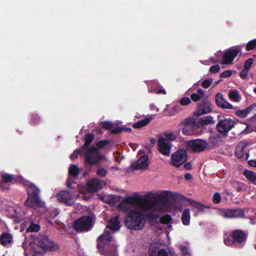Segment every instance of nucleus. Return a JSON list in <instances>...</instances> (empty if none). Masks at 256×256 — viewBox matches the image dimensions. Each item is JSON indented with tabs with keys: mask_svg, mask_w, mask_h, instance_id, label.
Instances as JSON below:
<instances>
[{
	"mask_svg": "<svg viewBox=\"0 0 256 256\" xmlns=\"http://www.w3.org/2000/svg\"><path fill=\"white\" fill-rule=\"evenodd\" d=\"M248 209L250 211L246 214V218L250 220L251 224H256V208Z\"/></svg>",
	"mask_w": 256,
	"mask_h": 256,
	"instance_id": "2f4dec72",
	"label": "nucleus"
},
{
	"mask_svg": "<svg viewBox=\"0 0 256 256\" xmlns=\"http://www.w3.org/2000/svg\"><path fill=\"white\" fill-rule=\"evenodd\" d=\"M80 152L81 149L76 150L72 154H70V158L72 160L76 159L78 157V155L80 153Z\"/></svg>",
	"mask_w": 256,
	"mask_h": 256,
	"instance_id": "603ef678",
	"label": "nucleus"
},
{
	"mask_svg": "<svg viewBox=\"0 0 256 256\" xmlns=\"http://www.w3.org/2000/svg\"><path fill=\"white\" fill-rule=\"evenodd\" d=\"M104 158L100 155L98 150L92 147L86 150L84 154L85 165L96 164Z\"/></svg>",
	"mask_w": 256,
	"mask_h": 256,
	"instance_id": "39448f33",
	"label": "nucleus"
},
{
	"mask_svg": "<svg viewBox=\"0 0 256 256\" xmlns=\"http://www.w3.org/2000/svg\"><path fill=\"white\" fill-rule=\"evenodd\" d=\"M185 178L186 180H190L192 178V176L190 174H187L185 176Z\"/></svg>",
	"mask_w": 256,
	"mask_h": 256,
	"instance_id": "774afa93",
	"label": "nucleus"
},
{
	"mask_svg": "<svg viewBox=\"0 0 256 256\" xmlns=\"http://www.w3.org/2000/svg\"><path fill=\"white\" fill-rule=\"evenodd\" d=\"M160 222L162 224H168V226L169 228L171 227L172 226L170 224V222L172 220V218L170 215H165V216H162L160 218Z\"/></svg>",
	"mask_w": 256,
	"mask_h": 256,
	"instance_id": "4c0bfd02",
	"label": "nucleus"
},
{
	"mask_svg": "<svg viewBox=\"0 0 256 256\" xmlns=\"http://www.w3.org/2000/svg\"><path fill=\"white\" fill-rule=\"evenodd\" d=\"M216 102L220 108L225 109H234V106L225 100L222 93H218L216 96Z\"/></svg>",
	"mask_w": 256,
	"mask_h": 256,
	"instance_id": "a211bd4d",
	"label": "nucleus"
},
{
	"mask_svg": "<svg viewBox=\"0 0 256 256\" xmlns=\"http://www.w3.org/2000/svg\"><path fill=\"white\" fill-rule=\"evenodd\" d=\"M152 119V116L150 118H147L144 120H138L136 122L134 123L133 126L134 128H142L148 124Z\"/></svg>",
	"mask_w": 256,
	"mask_h": 256,
	"instance_id": "f704fd0d",
	"label": "nucleus"
},
{
	"mask_svg": "<svg viewBox=\"0 0 256 256\" xmlns=\"http://www.w3.org/2000/svg\"><path fill=\"white\" fill-rule=\"evenodd\" d=\"M54 196L56 200L60 202H63L67 205H72L77 198H82L80 194L76 196L72 195L68 192L62 190L56 194Z\"/></svg>",
	"mask_w": 256,
	"mask_h": 256,
	"instance_id": "0eeeda50",
	"label": "nucleus"
},
{
	"mask_svg": "<svg viewBox=\"0 0 256 256\" xmlns=\"http://www.w3.org/2000/svg\"><path fill=\"white\" fill-rule=\"evenodd\" d=\"M186 151L184 150H180L172 155V164L176 167H178L186 161Z\"/></svg>",
	"mask_w": 256,
	"mask_h": 256,
	"instance_id": "f8f14e48",
	"label": "nucleus"
},
{
	"mask_svg": "<svg viewBox=\"0 0 256 256\" xmlns=\"http://www.w3.org/2000/svg\"><path fill=\"white\" fill-rule=\"evenodd\" d=\"M212 112L211 104L208 101H206L199 104L195 115L200 116Z\"/></svg>",
	"mask_w": 256,
	"mask_h": 256,
	"instance_id": "6ab92c4d",
	"label": "nucleus"
},
{
	"mask_svg": "<svg viewBox=\"0 0 256 256\" xmlns=\"http://www.w3.org/2000/svg\"><path fill=\"white\" fill-rule=\"evenodd\" d=\"M94 135L92 134H88L86 138L85 146H88L93 140Z\"/></svg>",
	"mask_w": 256,
	"mask_h": 256,
	"instance_id": "09e8293b",
	"label": "nucleus"
},
{
	"mask_svg": "<svg viewBox=\"0 0 256 256\" xmlns=\"http://www.w3.org/2000/svg\"><path fill=\"white\" fill-rule=\"evenodd\" d=\"M2 178L0 184V187L4 190L8 189L10 184L14 180V178L12 175L6 174L2 175Z\"/></svg>",
	"mask_w": 256,
	"mask_h": 256,
	"instance_id": "5701e85b",
	"label": "nucleus"
},
{
	"mask_svg": "<svg viewBox=\"0 0 256 256\" xmlns=\"http://www.w3.org/2000/svg\"><path fill=\"white\" fill-rule=\"evenodd\" d=\"M8 216L13 218L14 221L20 222L23 220L25 214L24 210H22L21 208L18 206H10L7 209Z\"/></svg>",
	"mask_w": 256,
	"mask_h": 256,
	"instance_id": "6e6552de",
	"label": "nucleus"
},
{
	"mask_svg": "<svg viewBox=\"0 0 256 256\" xmlns=\"http://www.w3.org/2000/svg\"><path fill=\"white\" fill-rule=\"evenodd\" d=\"M232 70H226L224 71L220 74V76L222 78H229L230 76H232Z\"/></svg>",
	"mask_w": 256,
	"mask_h": 256,
	"instance_id": "3c124183",
	"label": "nucleus"
},
{
	"mask_svg": "<svg viewBox=\"0 0 256 256\" xmlns=\"http://www.w3.org/2000/svg\"><path fill=\"white\" fill-rule=\"evenodd\" d=\"M250 210L244 209H219L218 214L224 218H246V214Z\"/></svg>",
	"mask_w": 256,
	"mask_h": 256,
	"instance_id": "20e7f679",
	"label": "nucleus"
},
{
	"mask_svg": "<svg viewBox=\"0 0 256 256\" xmlns=\"http://www.w3.org/2000/svg\"><path fill=\"white\" fill-rule=\"evenodd\" d=\"M200 122L204 124H208L214 123L213 118L212 116H208L200 118Z\"/></svg>",
	"mask_w": 256,
	"mask_h": 256,
	"instance_id": "e433bc0d",
	"label": "nucleus"
},
{
	"mask_svg": "<svg viewBox=\"0 0 256 256\" xmlns=\"http://www.w3.org/2000/svg\"><path fill=\"white\" fill-rule=\"evenodd\" d=\"M112 126V124L110 122H105L101 124V127L106 129H110Z\"/></svg>",
	"mask_w": 256,
	"mask_h": 256,
	"instance_id": "8fccbe9b",
	"label": "nucleus"
},
{
	"mask_svg": "<svg viewBox=\"0 0 256 256\" xmlns=\"http://www.w3.org/2000/svg\"><path fill=\"white\" fill-rule=\"evenodd\" d=\"M235 124L236 122L234 120L231 118H225L218 122L216 128L218 132L226 134L234 127Z\"/></svg>",
	"mask_w": 256,
	"mask_h": 256,
	"instance_id": "9d476101",
	"label": "nucleus"
},
{
	"mask_svg": "<svg viewBox=\"0 0 256 256\" xmlns=\"http://www.w3.org/2000/svg\"><path fill=\"white\" fill-rule=\"evenodd\" d=\"M181 220L186 226H189L190 222V212L189 208H185L182 212Z\"/></svg>",
	"mask_w": 256,
	"mask_h": 256,
	"instance_id": "a878e982",
	"label": "nucleus"
},
{
	"mask_svg": "<svg viewBox=\"0 0 256 256\" xmlns=\"http://www.w3.org/2000/svg\"><path fill=\"white\" fill-rule=\"evenodd\" d=\"M178 136V132H166L164 134V138L169 142L174 140Z\"/></svg>",
	"mask_w": 256,
	"mask_h": 256,
	"instance_id": "72a5a7b5",
	"label": "nucleus"
},
{
	"mask_svg": "<svg viewBox=\"0 0 256 256\" xmlns=\"http://www.w3.org/2000/svg\"><path fill=\"white\" fill-rule=\"evenodd\" d=\"M40 230V226L38 224L31 223L28 228L26 231L28 232H38Z\"/></svg>",
	"mask_w": 256,
	"mask_h": 256,
	"instance_id": "58836bf2",
	"label": "nucleus"
},
{
	"mask_svg": "<svg viewBox=\"0 0 256 256\" xmlns=\"http://www.w3.org/2000/svg\"><path fill=\"white\" fill-rule=\"evenodd\" d=\"M188 202L194 208H196L198 212H202L204 210L206 207L202 204H200L192 199H188Z\"/></svg>",
	"mask_w": 256,
	"mask_h": 256,
	"instance_id": "c756f323",
	"label": "nucleus"
},
{
	"mask_svg": "<svg viewBox=\"0 0 256 256\" xmlns=\"http://www.w3.org/2000/svg\"><path fill=\"white\" fill-rule=\"evenodd\" d=\"M190 127V124L186 125L184 128L182 130V132L186 135H191L192 134V131L189 130V128Z\"/></svg>",
	"mask_w": 256,
	"mask_h": 256,
	"instance_id": "49530a36",
	"label": "nucleus"
},
{
	"mask_svg": "<svg viewBox=\"0 0 256 256\" xmlns=\"http://www.w3.org/2000/svg\"><path fill=\"white\" fill-rule=\"evenodd\" d=\"M220 66L218 64L212 66L210 68V72L212 73L215 74L219 72Z\"/></svg>",
	"mask_w": 256,
	"mask_h": 256,
	"instance_id": "de8ad7c7",
	"label": "nucleus"
},
{
	"mask_svg": "<svg viewBox=\"0 0 256 256\" xmlns=\"http://www.w3.org/2000/svg\"><path fill=\"white\" fill-rule=\"evenodd\" d=\"M116 250H114L112 252H107L106 254V256H116Z\"/></svg>",
	"mask_w": 256,
	"mask_h": 256,
	"instance_id": "052dcab7",
	"label": "nucleus"
},
{
	"mask_svg": "<svg viewBox=\"0 0 256 256\" xmlns=\"http://www.w3.org/2000/svg\"><path fill=\"white\" fill-rule=\"evenodd\" d=\"M224 242L228 246H233L234 245L236 244V242H234V239L232 238L231 236V232L224 236Z\"/></svg>",
	"mask_w": 256,
	"mask_h": 256,
	"instance_id": "c9c22d12",
	"label": "nucleus"
},
{
	"mask_svg": "<svg viewBox=\"0 0 256 256\" xmlns=\"http://www.w3.org/2000/svg\"><path fill=\"white\" fill-rule=\"evenodd\" d=\"M179 248L182 254L184 256H187L190 254V250L188 246L181 244L180 246H179Z\"/></svg>",
	"mask_w": 256,
	"mask_h": 256,
	"instance_id": "ea45409f",
	"label": "nucleus"
},
{
	"mask_svg": "<svg viewBox=\"0 0 256 256\" xmlns=\"http://www.w3.org/2000/svg\"><path fill=\"white\" fill-rule=\"evenodd\" d=\"M206 92L204 90L199 88L196 92H194L190 95V99L194 102H198L205 97Z\"/></svg>",
	"mask_w": 256,
	"mask_h": 256,
	"instance_id": "cd10ccee",
	"label": "nucleus"
},
{
	"mask_svg": "<svg viewBox=\"0 0 256 256\" xmlns=\"http://www.w3.org/2000/svg\"><path fill=\"white\" fill-rule=\"evenodd\" d=\"M106 170L102 168H99L97 170V174L100 176H104L106 175Z\"/></svg>",
	"mask_w": 256,
	"mask_h": 256,
	"instance_id": "4d7b16f0",
	"label": "nucleus"
},
{
	"mask_svg": "<svg viewBox=\"0 0 256 256\" xmlns=\"http://www.w3.org/2000/svg\"><path fill=\"white\" fill-rule=\"evenodd\" d=\"M248 70L246 68H244L240 73V76L241 78L244 79L246 78Z\"/></svg>",
	"mask_w": 256,
	"mask_h": 256,
	"instance_id": "13d9d810",
	"label": "nucleus"
},
{
	"mask_svg": "<svg viewBox=\"0 0 256 256\" xmlns=\"http://www.w3.org/2000/svg\"><path fill=\"white\" fill-rule=\"evenodd\" d=\"M156 93L157 94H166V90H164V89H160V90H158L157 92H156Z\"/></svg>",
	"mask_w": 256,
	"mask_h": 256,
	"instance_id": "69168bd1",
	"label": "nucleus"
},
{
	"mask_svg": "<svg viewBox=\"0 0 256 256\" xmlns=\"http://www.w3.org/2000/svg\"><path fill=\"white\" fill-rule=\"evenodd\" d=\"M150 109L152 110H154L156 112H158L159 111V108L154 104H152L150 106Z\"/></svg>",
	"mask_w": 256,
	"mask_h": 256,
	"instance_id": "0e129e2a",
	"label": "nucleus"
},
{
	"mask_svg": "<svg viewBox=\"0 0 256 256\" xmlns=\"http://www.w3.org/2000/svg\"><path fill=\"white\" fill-rule=\"evenodd\" d=\"M156 192H154L150 191L147 192L146 194V196L148 198H152L154 199H157L156 196Z\"/></svg>",
	"mask_w": 256,
	"mask_h": 256,
	"instance_id": "6e6d98bb",
	"label": "nucleus"
},
{
	"mask_svg": "<svg viewBox=\"0 0 256 256\" xmlns=\"http://www.w3.org/2000/svg\"><path fill=\"white\" fill-rule=\"evenodd\" d=\"M228 96L230 100L236 102H240L241 99L240 92L236 89L230 90L229 92Z\"/></svg>",
	"mask_w": 256,
	"mask_h": 256,
	"instance_id": "c85d7f7f",
	"label": "nucleus"
},
{
	"mask_svg": "<svg viewBox=\"0 0 256 256\" xmlns=\"http://www.w3.org/2000/svg\"><path fill=\"white\" fill-rule=\"evenodd\" d=\"M102 187L101 182L98 179H93L87 183V187L84 188L79 185L78 190L81 194L82 198L88 200L91 196V192H94L100 189Z\"/></svg>",
	"mask_w": 256,
	"mask_h": 256,
	"instance_id": "7ed1b4c3",
	"label": "nucleus"
},
{
	"mask_svg": "<svg viewBox=\"0 0 256 256\" xmlns=\"http://www.w3.org/2000/svg\"><path fill=\"white\" fill-rule=\"evenodd\" d=\"M108 142L106 140L100 142H98V144H97L98 148H96L98 150V148H102L104 146L108 144Z\"/></svg>",
	"mask_w": 256,
	"mask_h": 256,
	"instance_id": "bf43d9fd",
	"label": "nucleus"
},
{
	"mask_svg": "<svg viewBox=\"0 0 256 256\" xmlns=\"http://www.w3.org/2000/svg\"><path fill=\"white\" fill-rule=\"evenodd\" d=\"M184 167L187 170H190L192 168V165L190 163H186L184 164Z\"/></svg>",
	"mask_w": 256,
	"mask_h": 256,
	"instance_id": "338daca9",
	"label": "nucleus"
},
{
	"mask_svg": "<svg viewBox=\"0 0 256 256\" xmlns=\"http://www.w3.org/2000/svg\"><path fill=\"white\" fill-rule=\"evenodd\" d=\"M0 241L2 245L9 246L12 243L13 239L10 234L4 232L0 236Z\"/></svg>",
	"mask_w": 256,
	"mask_h": 256,
	"instance_id": "bb28decb",
	"label": "nucleus"
},
{
	"mask_svg": "<svg viewBox=\"0 0 256 256\" xmlns=\"http://www.w3.org/2000/svg\"><path fill=\"white\" fill-rule=\"evenodd\" d=\"M244 175L246 178L252 182L253 184H256V174L254 172L246 170L244 172Z\"/></svg>",
	"mask_w": 256,
	"mask_h": 256,
	"instance_id": "7c9ffc66",
	"label": "nucleus"
},
{
	"mask_svg": "<svg viewBox=\"0 0 256 256\" xmlns=\"http://www.w3.org/2000/svg\"><path fill=\"white\" fill-rule=\"evenodd\" d=\"M191 99L188 97H184L181 98L180 103L182 106H187L191 103Z\"/></svg>",
	"mask_w": 256,
	"mask_h": 256,
	"instance_id": "37998d69",
	"label": "nucleus"
},
{
	"mask_svg": "<svg viewBox=\"0 0 256 256\" xmlns=\"http://www.w3.org/2000/svg\"><path fill=\"white\" fill-rule=\"evenodd\" d=\"M112 240V238L108 232L105 231L98 238V247H102L104 245L110 244Z\"/></svg>",
	"mask_w": 256,
	"mask_h": 256,
	"instance_id": "4be33fe9",
	"label": "nucleus"
},
{
	"mask_svg": "<svg viewBox=\"0 0 256 256\" xmlns=\"http://www.w3.org/2000/svg\"><path fill=\"white\" fill-rule=\"evenodd\" d=\"M240 49L238 48H232L224 52L221 64L222 65H229L232 64Z\"/></svg>",
	"mask_w": 256,
	"mask_h": 256,
	"instance_id": "1a4fd4ad",
	"label": "nucleus"
},
{
	"mask_svg": "<svg viewBox=\"0 0 256 256\" xmlns=\"http://www.w3.org/2000/svg\"><path fill=\"white\" fill-rule=\"evenodd\" d=\"M221 200V196L218 192H216L213 195V202L214 204H218Z\"/></svg>",
	"mask_w": 256,
	"mask_h": 256,
	"instance_id": "a18cd8bd",
	"label": "nucleus"
},
{
	"mask_svg": "<svg viewBox=\"0 0 256 256\" xmlns=\"http://www.w3.org/2000/svg\"><path fill=\"white\" fill-rule=\"evenodd\" d=\"M253 62H254L253 58H250L248 59L246 61V62L244 64V68L249 70V69L251 67Z\"/></svg>",
	"mask_w": 256,
	"mask_h": 256,
	"instance_id": "c03bdc74",
	"label": "nucleus"
},
{
	"mask_svg": "<svg viewBox=\"0 0 256 256\" xmlns=\"http://www.w3.org/2000/svg\"><path fill=\"white\" fill-rule=\"evenodd\" d=\"M256 47V38L250 41L246 46V50H250Z\"/></svg>",
	"mask_w": 256,
	"mask_h": 256,
	"instance_id": "a19ab883",
	"label": "nucleus"
},
{
	"mask_svg": "<svg viewBox=\"0 0 256 256\" xmlns=\"http://www.w3.org/2000/svg\"><path fill=\"white\" fill-rule=\"evenodd\" d=\"M102 198L104 202L111 203L120 202L118 208L128 212L126 226L136 230H142L144 227L146 216L157 218L164 212L172 211V204L170 202L144 201L140 196H128L122 198L116 196H104Z\"/></svg>",
	"mask_w": 256,
	"mask_h": 256,
	"instance_id": "f257e3e1",
	"label": "nucleus"
},
{
	"mask_svg": "<svg viewBox=\"0 0 256 256\" xmlns=\"http://www.w3.org/2000/svg\"><path fill=\"white\" fill-rule=\"evenodd\" d=\"M218 61H219L218 59L215 60L214 58L212 57L210 58L209 60H206L204 62L201 61V62L204 64H208H208H210V63L209 62H210L212 63H216Z\"/></svg>",
	"mask_w": 256,
	"mask_h": 256,
	"instance_id": "864d4df0",
	"label": "nucleus"
},
{
	"mask_svg": "<svg viewBox=\"0 0 256 256\" xmlns=\"http://www.w3.org/2000/svg\"><path fill=\"white\" fill-rule=\"evenodd\" d=\"M158 150L162 154L166 156H170L172 147L170 142L164 138H160L158 139Z\"/></svg>",
	"mask_w": 256,
	"mask_h": 256,
	"instance_id": "4468645a",
	"label": "nucleus"
},
{
	"mask_svg": "<svg viewBox=\"0 0 256 256\" xmlns=\"http://www.w3.org/2000/svg\"><path fill=\"white\" fill-rule=\"evenodd\" d=\"M236 115L240 118H245L246 116L244 110H238L236 112Z\"/></svg>",
	"mask_w": 256,
	"mask_h": 256,
	"instance_id": "5fc2aeb1",
	"label": "nucleus"
},
{
	"mask_svg": "<svg viewBox=\"0 0 256 256\" xmlns=\"http://www.w3.org/2000/svg\"><path fill=\"white\" fill-rule=\"evenodd\" d=\"M187 147L194 152H200L204 150L207 146V142L203 140H195L187 142Z\"/></svg>",
	"mask_w": 256,
	"mask_h": 256,
	"instance_id": "ddd939ff",
	"label": "nucleus"
},
{
	"mask_svg": "<svg viewBox=\"0 0 256 256\" xmlns=\"http://www.w3.org/2000/svg\"><path fill=\"white\" fill-rule=\"evenodd\" d=\"M24 184L27 187L28 196H38L40 190L35 185L28 180H24Z\"/></svg>",
	"mask_w": 256,
	"mask_h": 256,
	"instance_id": "b1692460",
	"label": "nucleus"
},
{
	"mask_svg": "<svg viewBox=\"0 0 256 256\" xmlns=\"http://www.w3.org/2000/svg\"><path fill=\"white\" fill-rule=\"evenodd\" d=\"M148 252L150 256H177L174 253H168L165 250L160 248L156 244L151 245Z\"/></svg>",
	"mask_w": 256,
	"mask_h": 256,
	"instance_id": "f3484780",
	"label": "nucleus"
},
{
	"mask_svg": "<svg viewBox=\"0 0 256 256\" xmlns=\"http://www.w3.org/2000/svg\"><path fill=\"white\" fill-rule=\"evenodd\" d=\"M139 155H140V151ZM149 164L148 156L146 154H143L140 156L136 161L132 162L131 167L136 170H144L148 168Z\"/></svg>",
	"mask_w": 256,
	"mask_h": 256,
	"instance_id": "9b49d317",
	"label": "nucleus"
},
{
	"mask_svg": "<svg viewBox=\"0 0 256 256\" xmlns=\"http://www.w3.org/2000/svg\"><path fill=\"white\" fill-rule=\"evenodd\" d=\"M248 164L252 166L256 167V160H250L248 161Z\"/></svg>",
	"mask_w": 256,
	"mask_h": 256,
	"instance_id": "e2e57ef3",
	"label": "nucleus"
},
{
	"mask_svg": "<svg viewBox=\"0 0 256 256\" xmlns=\"http://www.w3.org/2000/svg\"><path fill=\"white\" fill-rule=\"evenodd\" d=\"M252 106H250L248 108H246L244 109V113L246 116L252 110Z\"/></svg>",
	"mask_w": 256,
	"mask_h": 256,
	"instance_id": "680f3d73",
	"label": "nucleus"
},
{
	"mask_svg": "<svg viewBox=\"0 0 256 256\" xmlns=\"http://www.w3.org/2000/svg\"><path fill=\"white\" fill-rule=\"evenodd\" d=\"M156 196L157 199L164 200L172 196V193L168 190H162L160 192H157Z\"/></svg>",
	"mask_w": 256,
	"mask_h": 256,
	"instance_id": "473e14b6",
	"label": "nucleus"
},
{
	"mask_svg": "<svg viewBox=\"0 0 256 256\" xmlns=\"http://www.w3.org/2000/svg\"><path fill=\"white\" fill-rule=\"evenodd\" d=\"M106 227L114 232L119 230L120 228V224L118 216H116L111 218Z\"/></svg>",
	"mask_w": 256,
	"mask_h": 256,
	"instance_id": "393cba45",
	"label": "nucleus"
},
{
	"mask_svg": "<svg viewBox=\"0 0 256 256\" xmlns=\"http://www.w3.org/2000/svg\"><path fill=\"white\" fill-rule=\"evenodd\" d=\"M246 145V143L244 141H241L238 144L236 150V154L238 158L244 160L248 158V154L245 153L244 152V150Z\"/></svg>",
	"mask_w": 256,
	"mask_h": 256,
	"instance_id": "412c9836",
	"label": "nucleus"
},
{
	"mask_svg": "<svg viewBox=\"0 0 256 256\" xmlns=\"http://www.w3.org/2000/svg\"><path fill=\"white\" fill-rule=\"evenodd\" d=\"M213 80L212 78H206L202 82V86L204 88H208L212 84Z\"/></svg>",
	"mask_w": 256,
	"mask_h": 256,
	"instance_id": "79ce46f5",
	"label": "nucleus"
},
{
	"mask_svg": "<svg viewBox=\"0 0 256 256\" xmlns=\"http://www.w3.org/2000/svg\"><path fill=\"white\" fill-rule=\"evenodd\" d=\"M44 202L40 200L38 196H28L26 202V206L38 208L44 206Z\"/></svg>",
	"mask_w": 256,
	"mask_h": 256,
	"instance_id": "dca6fc26",
	"label": "nucleus"
},
{
	"mask_svg": "<svg viewBox=\"0 0 256 256\" xmlns=\"http://www.w3.org/2000/svg\"><path fill=\"white\" fill-rule=\"evenodd\" d=\"M79 172L80 170L76 165H70L68 169L69 176L67 182L68 186V187L70 186L73 180L78 176Z\"/></svg>",
	"mask_w": 256,
	"mask_h": 256,
	"instance_id": "aec40b11",
	"label": "nucleus"
},
{
	"mask_svg": "<svg viewBox=\"0 0 256 256\" xmlns=\"http://www.w3.org/2000/svg\"><path fill=\"white\" fill-rule=\"evenodd\" d=\"M231 236L238 246L242 247L244 244L246 235L244 231L240 230H233L231 232Z\"/></svg>",
	"mask_w": 256,
	"mask_h": 256,
	"instance_id": "2eb2a0df",
	"label": "nucleus"
},
{
	"mask_svg": "<svg viewBox=\"0 0 256 256\" xmlns=\"http://www.w3.org/2000/svg\"><path fill=\"white\" fill-rule=\"evenodd\" d=\"M92 226V219L90 216H84L76 220L74 222V228L76 231H84L89 230Z\"/></svg>",
	"mask_w": 256,
	"mask_h": 256,
	"instance_id": "423d86ee",
	"label": "nucleus"
},
{
	"mask_svg": "<svg viewBox=\"0 0 256 256\" xmlns=\"http://www.w3.org/2000/svg\"><path fill=\"white\" fill-rule=\"evenodd\" d=\"M26 242L22 244L26 256L30 254L29 252L31 253L32 256H37L38 254L41 252V250H55L58 248L57 244L44 235L38 236L30 242L28 246Z\"/></svg>",
	"mask_w": 256,
	"mask_h": 256,
	"instance_id": "f03ea898",
	"label": "nucleus"
}]
</instances>
